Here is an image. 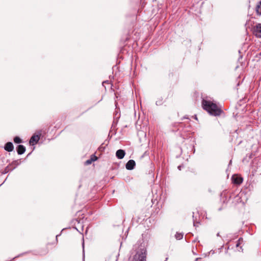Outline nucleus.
<instances>
[{
    "instance_id": "obj_6",
    "label": "nucleus",
    "mask_w": 261,
    "mask_h": 261,
    "mask_svg": "<svg viewBox=\"0 0 261 261\" xmlns=\"http://www.w3.org/2000/svg\"><path fill=\"white\" fill-rule=\"evenodd\" d=\"M40 137L38 135H33L30 139V144L32 145H34L37 144L39 141Z\"/></svg>"
},
{
    "instance_id": "obj_7",
    "label": "nucleus",
    "mask_w": 261,
    "mask_h": 261,
    "mask_svg": "<svg viewBox=\"0 0 261 261\" xmlns=\"http://www.w3.org/2000/svg\"><path fill=\"white\" fill-rule=\"evenodd\" d=\"M4 149L5 150L8 152L12 151L14 149V146L12 143L10 142H7L5 145Z\"/></svg>"
},
{
    "instance_id": "obj_2",
    "label": "nucleus",
    "mask_w": 261,
    "mask_h": 261,
    "mask_svg": "<svg viewBox=\"0 0 261 261\" xmlns=\"http://www.w3.org/2000/svg\"><path fill=\"white\" fill-rule=\"evenodd\" d=\"M146 250L144 248H141L137 251L132 261H146Z\"/></svg>"
},
{
    "instance_id": "obj_11",
    "label": "nucleus",
    "mask_w": 261,
    "mask_h": 261,
    "mask_svg": "<svg viewBox=\"0 0 261 261\" xmlns=\"http://www.w3.org/2000/svg\"><path fill=\"white\" fill-rule=\"evenodd\" d=\"M11 166H12V165H11V164H10V165H9L8 166H7L5 168V169L4 171V172H3V173H8V172H9L10 171L12 170L13 169H14V168H15V167H11Z\"/></svg>"
},
{
    "instance_id": "obj_10",
    "label": "nucleus",
    "mask_w": 261,
    "mask_h": 261,
    "mask_svg": "<svg viewBox=\"0 0 261 261\" xmlns=\"http://www.w3.org/2000/svg\"><path fill=\"white\" fill-rule=\"evenodd\" d=\"M256 12L258 15H261V1L256 6Z\"/></svg>"
},
{
    "instance_id": "obj_15",
    "label": "nucleus",
    "mask_w": 261,
    "mask_h": 261,
    "mask_svg": "<svg viewBox=\"0 0 261 261\" xmlns=\"http://www.w3.org/2000/svg\"><path fill=\"white\" fill-rule=\"evenodd\" d=\"M178 168L179 170H180V166H178Z\"/></svg>"
},
{
    "instance_id": "obj_12",
    "label": "nucleus",
    "mask_w": 261,
    "mask_h": 261,
    "mask_svg": "<svg viewBox=\"0 0 261 261\" xmlns=\"http://www.w3.org/2000/svg\"><path fill=\"white\" fill-rule=\"evenodd\" d=\"M96 159H97V158L95 156H94L93 158H91V159L87 160L85 162V164L86 165L91 164L92 162L95 161Z\"/></svg>"
},
{
    "instance_id": "obj_4",
    "label": "nucleus",
    "mask_w": 261,
    "mask_h": 261,
    "mask_svg": "<svg viewBox=\"0 0 261 261\" xmlns=\"http://www.w3.org/2000/svg\"><path fill=\"white\" fill-rule=\"evenodd\" d=\"M232 180L234 184L240 185L243 182V178L238 175H233Z\"/></svg>"
},
{
    "instance_id": "obj_14",
    "label": "nucleus",
    "mask_w": 261,
    "mask_h": 261,
    "mask_svg": "<svg viewBox=\"0 0 261 261\" xmlns=\"http://www.w3.org/2000/svg\"><path fill=\"white\" fill-rule=\"evenodd\" d=\"M14 141L15 143H20L22 142L21 139L18 137H15L14 138Z\"/></svg>"
},
{
    "instance_id": "obj_13",
    "label": "nucleus",
    "mask_w": 261,
    "mask_h": 261,
    "mask_svg": "<svg viewBox=\"0 0 261 261\" xmlns=\"http://www.w3.org/2000/svg\"><path fill=\"white\" fill-rule=\"evenodd\" d=\"M175 237L177 240H180L183 238V234L182 233L176 232Z\"/></svg>"
},
{
    "instance_id": "obj_1",
    "label": "nucleus",
    "mask_w": 261,
    "mask_h": 261,
    "mask_svg": "<svg viewBox=\"0 0 261 261\" xmlns=\"http://www.w3.org/2000/svg\"><path fill=\"white\" fill-rule=\"evenodd\" d=\"M202 105L203 109L206 110L211 115L218 116L222 113L220 108L216 103L210 100L203 99Z\"/></svg>"
},
{
    "instance_id": "obj_5",
    "label": "nucleus",
    "mask_w": 261,
    "mask_h": 261,
    "mask_svg": "<svg viewBox=\"0 0 261 261\" xmlns=\"http://www.w3.org/2000/svg\"><path fill=\"white\" fill-rule=\"evenodd\" d=\"M135 165V162L133 160H130L126 163L125 167L127 170H132L134 168Z\"/></svg>"
},
{
    "instance_id": "obj_9",
    "label": "nucleus",
    "mask_w": 261,
    "mask_h": 261,
    "mask_svg": "<svg viewBox=\"0 0 261 261\" xmlns=\"http://www.w3.org/2000/svg\"><path fill=\"white\" fill-rule=\"evenodd\" d=\"M25 151V147L22 145H19L17 148V151L18 154H23Z\"/></svg>"
},
{
    "instance_id": "obj_3",
    "label": "nucleus",
    "mask_w": 261,
    "mask_h": 261,
    "mask_svg": "<svg viewBox=\"0 0 261 261\" xmlns=\"http://www.w3.org/2000/svg\"><path fill=\"white\" fill-rule=\"evenodd\" d=\"M254 34L256 36L261 37V23L256 25L254 29Z\"/></svg>"
},
{
    "instance_id": "obj_8",
    "label": "nucleus",
    "mask_w": 261,
    "mask_h": 261,
    "mask_svg": "<svg viewBox=\"0 0 261 261\" xmlns=\"http://www.w3.org/2000/svg\"><path fill=\"white\" fill-rule=\"evenodd\" d=\"M125 154V151L122 149H119L116 151V155L119 159H122Z\"/></svg>"
}]
</instances>
